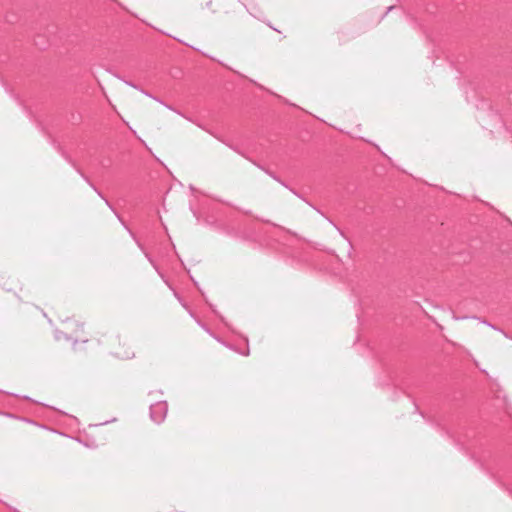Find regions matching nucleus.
<instances>
[{
  "instance_id": "1",
  "label": "nucleus",
  "mask_w": 512,
  "mask_h": 512,
  "mask_svg": "<svg viewBox=\"0 0 512 512\" xmlns=\"http://www.w3.org/2000/svg\"><path fill=\"white\" fill-rule=\"evenodd\" d=\"M168 404L165 401H159L150 406V417L155 423H161L166 418Z\"/></svg>"
},
{
  "instance_id": "2",
  "label": "nucleus",
  "mask_w": 512,
  "mask_h": 512,
  "mask_svg": "<svg viewBox=\"0 0 512 512\" xmlns=\"http://www.w3.org/2000/svg\"><path fill=\"white\" fill-rule=\"evenodd\" d=\"M116 354L118 357H120L122 359H129V358L133 357V355H134V353L130 352V351H125L124 353L117 352Z\"/></svg>"
},
{
  "instance_id": "3",
  "label": "nucleus",
  "mask_w": 512,
  "mask_h": 512,
  "mask_svg": "<svg viewBox=\"0 0 512 512\" xmlns=\"http://www.w3.org/2000/svg\"><path fill=\"white\" fill-rule=\"evenodd\" d=\"M91 186H92L93 190H94V191H95V192H96V193H97V194H98L102 199H104V201H105L106 205H107L110 209H113V208H112V205L109 203V201H108L107 199H105V198H104V196L101 194V192H100V191H98V190L96 189V187H94L93 185H91Z\"/></svg>"
},
{
  "instance_id": "4",
  "label": "nucleus",
  "mask_w": 512,
  "mask_h": 512,
  "mask_svg": "<svg viewBox=\"0 0 512 512\" xmlns=\"http://www.w3.org/2000/svg\"><path fill=\"white\" fill-rule=\"evenodd\" d=\"M137 245H138V246H139V248L144 252V254H145L146 258L149 260V262L153 264V261H152V259L150 258L149 254H148V253H146V252L144 251V248L142 247V245H141L138 241H137Z\"/></svg>"
},
{
  "instance_id": "5",
  "label": "nucleus",
  "mask_w": 512,
  "mask_h": 512,
  "mask_svg": "<svg viewBox=\"0 0 512 512\" xmlns=\"http://www.w3.org/2000/svg\"><path fill=\"white\" fill-rule=\"evenodd\" d=\"M61 336H63V337H64L65 339H67V340H69V339H70L66 334H63V333L57 334V335H56V338H57L58 340H60V339H61Z\"/></svg>"
},
{
  "instance_id": "6",
  "label": "nucleus",
  "mask_w": 512,
  "mask_h": 512,
  "mask_svg": "<svg viewBox=\"0 0 512 512\" xmlns=\"http://www.w3.org/2000/svg\"><path fill=\"white\" fill-rule=\"evenodd\" d=\"M125 83H126L127 85L131 86V87L136 88V86H135L134 84H132L131 82L125 81Z\"/></svg>"
},
{
  "instance_id": "7",
  "label": "nucleus",
  "mask_w": 512,
  "mask_h": 512,
  "mask_svg": "<svg viewBox=\"0 0 512 512\" xmlns=\"http://www.w3.org/2000/svg\"><path fill=\"white\" fill-rule=\"evenodd\" d=\"M125 83H126L127 85L131 86V87L136 88V86H135L134 84H132L131 82L125 81Z\"/></svg>"
}]
</instances>
